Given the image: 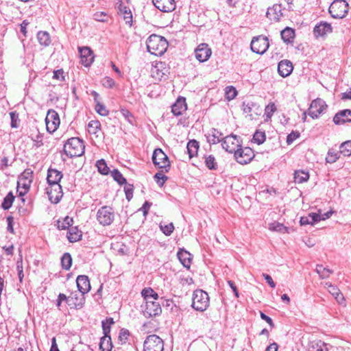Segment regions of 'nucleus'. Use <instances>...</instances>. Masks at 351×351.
Segmentation results:
<instances>
[{
  "label": "nucleus",
  "mask_w": 351,
  "mask_h": 351,
  "mask_svg": "<svg viewBox=\"0 0 351 351\" xmlns=\"http://www.w3.org/2000/svg\"><path fill=\"white\" fill-rule=\"evenodd\" d=\"M85 294L82 293H77V291L72 292L69 297H71L72 299L71 302H69V306L71 308H75V309H81L83 308L85 304Z\"/></svg>",
  "instance_id": "nucleus-18"
},
{
  "label": "nucleus",
  "mask_w": 351,
  "mask_h": 351,
  "mask_svg": "<svg viewBox=\"0 0 351 351\" xmlns=\"http://www.w3.org/2000/svg\"><path fill=\"white\" fill-rule=\"evenodd\" d=\"M341 154L340 151L337 152L334 149H330L326 158V162L328 163H334L339 159Z\"/></svg>",
  "instance_id": "nucleus-43"
},
{
  "label": "nucleus",
  "mask_w": 351,
  "mask_h": 351,
  "mask_svg": "<svg viewBox=\"0 0 351 351\" xmlns=\"http://www.w3.org/2000/svg\"><path fill=\"white\" fill-rule=\"evenodd\" d=\"M209 297L208 293L203 290H195L193 294L192 307L198 311L203 312L209 306Z\"/></svg>",
  "instance_id": "nucleus-3"
},
{
  "label": "nucleus",
  "mask_w": 351,
  "mask_h": 351,
  "mask_svg": "<svg viewBox=\"0 0 351 351\" xmlns=\"http://www.w3.org/2000/svg\"><path fill=\"white\" fill-rule=\"evenodd\" d=\"M164 343L162 339L156 335L147 337L143 344V351H163Z\"/></svg>",
  "instance_id": "nucleus-7"
},
{
  "label": "nucleus",
  "mask_w": 351,
  "mask_h": 351,
  "mask_svg": "<svg viewBox=\"0 0 351 351\" xmlns=\"http://www.w3.org/2000/svg\"><path fill=\"white\" fill-rule=\"evenodd\" d=\"M187 152L190 158L197 155L199 149V143L196 140H190L187 143Z\"/></svg>",
  "instance_id": "nucleus-36"
},
{
  "label": "nucleus",
  "mask_w": 351,
  "mask_h": 351,
  "mask_svg": "<svg viewBox=\"0 0 351 351\" xmlns=\"http://www.w3.org/2000/svg\"><path fill=\"white\" fill-rule=\"evenodd\" d=\"M84 143L77 137H73L66 141L64 145L63 152L69 158L79 157L84 154Z\"/></svg>",
  "instance_id": "nucleus-2"
},
{
  "label": "nucleus",
  "mask_w": 351,
  "mask_h": 351,
  "mask_svg": "<svg viewBox=\"0 0 351 351\" xmlns=\"http://www.w3.org/2000/svg\"><path fill=\"white\" fill-rule=\"evenodd\" d=\"M266 16L270 20L278 22L283 16L281 4H274L271 8L267 9Z\"/></svg>",
  "instance_id": "nucleus-20"
},
{
  "label": "nucleus",
  "mask_w": 351,
  "mask_h": 351,
  "mask_svg": "<svg viewBox=\"0 0 351 351\" xmlns=\"http://www.w3.org/2000/svg\"><path fill=\"white\" fill-rule=\"evenodd\" d=\"M10 116L11 119V127L13 128H16L19 127L18 121L19 119V114L14 111L10 112Z\"/></svg>",
  "instance_id": "nucleus-58"
},
{
  "label": "nucleus",
  "mask_w": 351,
  "mask_h": 351,
  "mask_svg": "<svg viewBox=\"0 0 351 351\" xmlns=\"http://www.w3.org/2000/svg\"><path fill=\"white\" fill-rule=\"evenodd\" d=\"M226 97L228 100H232L234 99L237 95V91L234 86H227L226 88Z\"/></svg>",
  "instance_id": "nucleus-53"
},
{
  "label": "nucleus",
  "mask_w": 351,
  "mask_h": 351,
  "mask_svg": "<svg viewBox=\"0 0 351 351\" xmlns=\"http://www.w3.org/2000/svg\"><path fill=\"white\" fill-rule=\"evenodd\" d=\"M204 163L210 170H217L218 168L216 159L213 155L204 156Z\"/></svg>",
  "instance_id": "nucleus-39"
},
{
  "label": "nucleus",
  "mask_w": 351,
  "mask_h": 351,
  "mask_svg": "<svg viewBox=\"0 0 351 351\" xmlns=\"http://www.w3.org/2000/svg\"><path fill=\"white\" fill-rule=\"evenodd\" d=\"M111 176L113 179L119 184H126V179L123 176L118 169H113L111 171Z\"/></svg>",
  "instance_id": "nucleus-48"
},
{
  "label": "nucleus",
  "mask_w": 351,
  "mask_h": 351,
  "mask_svg": "<svg viewBox=\"0 0 351 351\" xmlns=\"http://www.w3.org/2000/svg\"><path fill=\"white\" fill-rule=\"evenodd\" d=\"M293 69L292 62L288 60H281L278 65V73L283 77L289 76L291 73Z\"/></svg>",
  "instance_id": "nucleus-23"
},
{
  "label": "nucleus",
  "mask_w": 351,
  "mask_h": 351,
  "mask_svg": "<svg viewBox=\"0 0 351 351\" xmlns=\"http://www.w3.org/2000/svg\"><path fill=\"white\" fill-rule=\"evenodd\" d=\"M276 110V108L275 104L274 103H270L265 107V113L267 118H271Z\"/></svg>",
  "instance_id": "nucleus-59"
},
{
  "label": "nucleus",
  "mask_w": 351,
  "mask_h": 351,
  "mask_svg": "<svg viewBox=\"0 0 351 351\" xmlns=\"http://www.w3.org/2000/svg\"><path fill=\"white\" fill-rule=\"evenodd\" d=\"M144 301L158 300V294L151 287L145 288L141 291Z\"/></svg>",
  "instance_id": "nucleus-32"
},
{
  "label": "nucleus",
  "mask_w": 351,
  "mask_h": 351,
  "mask_svg": "<svg viewBox=\"0 0 351 351\" xmlns=\"http://www.w3.org/2000/svg\"><path fill=\"white\" fill-rule=\"evenodd\" d=\"M76 284L80 293L86 294L90 290V280L88 277L86 275L78 276L76 279Z\"/></svg>",
  "instance_id": "nucleus-19"
},
{
  "label": "nucleus",
  "mask_w": 351,
  "mask_h": 351,
  "mask_svg": "<svg viewBox=\"0 0 351 351\" xmlns=\"http://www.w3.org/2000/svg\"><path fill=\"white\" fill-rule=\"evenodd\" d=\"M300 132L298 131H292L287 137V143L291 144L295 139L300 137Z\"/></svg>",
  "instance_id": "nucleus-63"
},
{
  "label": "nucleus",
  "mask_w": 351,
  "mask_h": 351,
  "mask_svg": "<svg viewBox=\"0 0 351 351\" xmlns=\"http://www.w3.org/2000/svg\"><path fill=\"white\" fill-rule=\"evenodd\" d=\"M120 112L122 116L131 124H133L134 117L133 114L126 108H121Z\"/></svg>",
  "instance_id": "nucleus-56"
},
{
  "label": "nucleus",
  "mask_w": 351,
  "mask_h": 351,
  "mask_svg": "<svg viewBox=\"0 0 351 351\" xmlns=\"http://www.w3.org/2000/svg\"><path fill=\"white\" fill-rule=\"evenodd\" d=\"M14 198L15 197L12 192H9L8 195L4 197L3 201L1 204V207L4 210H8L12 206Z\"/></svg>",
  "instance_id": "nucleus-42"
},
{
  "label": "nucleus",
  "mask_w": 351,
  "mask_h": 351,
  "mask_svg": "<svg viewBox=\"0 0 351 351\" xmlns=\"http://www.w3.org/2000/svg\"><path fill=\"white\" fill-rule=\"evenodd\" d=\"M160 229L166 236H169L173 232L174 226L173 223H169V224L166 225L160 224Z\"/></svg>",
  "instance_id": "nucleus-55"
},
{
  "label": "nucleus",
  "mask_w": 351,
  "mask_h": 351,
  "mask_svg": "<svg viewBox=\"0 0 351 351\" xmlns=\"http://www.w3.org/2000/svg\"><path fill=\"white\" fill-rule=\"evenodd\" d=\"M93 19L99 22H108L109 16L105 12H97L93 14Z\"/></svg>",
  "instance_id": "nucleus-54"
},
{
  "label": "nucleus",
  "mask_w": 351,
  "mask_h": 351,
  "mask_svg": "<svg viewBox=\"0 0 351 351\" xmlns=\"http://www.w3.org/2000/svg\"><path fill=\"white\" fill-rule=\"evenodd\" d=\"M325 287L328 288L329 293L335 297L336 300L341 304L344 301V297L340 290L330 282H326Z\"/></svg>",
  "instance_id": "nucleus-29"
},
{
  "label": "nucleus",
  "mask_w": 351,
  "mask_h": 351,
  "mask_svg": "<svg viewBox=\"0 0 351 351\" xmlns=\"http://www.w3.org/2000/svg\"><path fill=\"white\" fill-rule=\"evenodd\" d=\"M96 166L98 171L103 175H108L109 173V167H108L106 161L104 159H100L97 161Z\"/></svg>",
  "instance_id": "nucleus-45"
},
{
  "label": "nucleus",
  "mask_w": 351,
  "mask_h": 351,
  "mask_svg": "<svg viewBox=\"0 0 351 351\" xmlns=\"http://www.w3.org/2000/svg\"><path fill=\"white\" fill-rule=\"evenodd\" d=\"M133 191H134L133 185L128 184L126 183V185L124 187V191L125 193V197L128 201H130L133 197Z\"/></svg>",
  "instance_id": "nucleus-60"
},
{
  "label": "nucleus",
  "mask_w": 351,
  "mask_h": 351,
  "mask_svg": "<svg viewBox=\"0 0 351 351\" xmlns=\"http://www.w3.org/2000/svg\"><path fill=\"white\" fill-rule=\"evenodd\" d=\"M114 218V210L110 206H104L97 210V219L102 226L110 225L113 222Z\"/></svg>",
  "instance_id": "nucleus-6"
},
{
  "label": "nucleus",
  "mask_w": 351,
  "mask_h": 351,
  "mask_svg": "<svg viewBox=\"0 0 351 351\" xmlns=\"http://www.w3.org/2000/svg\"><path fill=\"white\" fill-rule=\"evenodd\" d=\"M82 232L77 226H71L67 233V239L71 243L78 241L82 238Z\"/></svg>",
  "instance_id": "nucleus-31"
},
{
  "label": "nucleus",
  "mask_w": 351,
  "mask_h": 351,
  "mask_svg": "<svg viewBox=\"0 0 351 351\" xmlns=\"http://www.w3.org/2000/svg\"><path fill=\"white\" fill-rule=\"evenodd\" d=\"M154 6L163 12H171L176 9L175 0H152Z\"/></svg>",
  "instance_id": "nucleus-16"
},
{
  "label": "nucleus",
  "mask_w": 351,
  "mask_h": 351,
  "mask_svg": "<svg viewBox=\"0 0 351 351\" xmlns=\"http://www.w3.org/2000/svg\"><path fill=\"white\" fill-rule=\"evenodd\" d=\"M266 139V135L265 132L256 130V132L253 135V140L254 143H256L258 145L263 144Z\"/></svg>",
  "instance_id": "nucleus-50"
},
{
  "label": "nucleus",
  "mask_w": 351,
  "mask_h": 351,
  "mask_svg": "<svg viewBox=\"0 0 351 351\" xmlns=\"http://www.w3.org/2000/svg\"><path fill=\"white\" fill-rule=\"evenodd\" d=\"M269 40L263 35L255 36L250 44L252 51L258 54H263L269 48Z\"/></svg>",
  "instance_id": "nucleus-9"
},
{
  "label": "nucleus",
  "mask_w": 351,
  "mask_h": 351,
  "mask_svg": "<svg viewBox=\"0 0 351 351\" xmlns=\"http://www.w3.org/2000/svg\"><path fill=\"white\" fill-rule=\"evenodd\" d=\"M88 132L93 134H97L98 130H100L101 123L99 121L92 120L88 124Z\"/></svg>",
  "instance_id": "nucleus-49"
},
{
  "label": "nucleus",
  "mask_w": 351,
  "mask_h": 351,
  "mask_svg": "<svg viewBox=\"0 0 351 351\" xmlns=\"http://www.w3.org/2000/svg\"><path fill=\"white\" fill-rule=\"evenodd\" d=\"M308 351H328V349L326 343L319 340L311 341Z\"/></svg>",
  "instance_id": "nucleus-34"
},
{
  "label": "nucleus",
  "mask_w": 351,
  "mask_h": 351,
  "mask_svg": "<svg viewBox=\"0 0 351 351\" xmlns=\"http://www.w3.org/2000/svg\"><path fill=\"white\" fill-rule=\"evenodd\" d=\"M61 264L63 269L69 270L72 265V258L69 253H64L61 258Z\"/></svg>",
  "instance_id": "nucleus-44"
},
{
  "label": "nucleus",
  "mask_w": 351,
  "mask_h": 351,
  "mask_svg": "<svg viewBox=\"0 0 351 351\" xmlns=\"http://www.w3.org/2000/svg\"><path fill=\"white\" fill-rule=\"evenodd\" d=\"M152 161L155 166L160 169H165L168 172L170 167V162L167 154L160 148H156L152 154Z\"/></svg>",
  "instance_id": "nucleus-8"
},
{
  "label": "nucleus",
  "mask_w": 351,
  "mask_h": 351,
  "mask_svg": "<svg viewBox=\"0 0 351 351\" xmlns=\"http://www.w3.org/2000/svg\"><path fill=\"white\" fill-rule=\"evenodd\" d=\"M187 109L184 97H178L171 107V112L175 116H180Z\"/></svg>",
  "instance_id": "nucleus-24"
},
{
  "label": "nucleus",
  "mask_w": 351,
  "mask_h": 351,
  "mask_svg": "<svg viewBox=\"0 0 351 351\" xmlns=\"http://www.w3.org/2000/svg\"><path fill=\"white\" fill-rule=\"evenodd\" d=\"M269 229L271 231H276L280 233H288V228L284 224L274 221L269 224Z\"/></svg>",
  "instance_id": "nucleus-40"
},
{
  "label": "nucleus",
  "mask_w": 351,
  "mask_h": 351,
  "mask_svg": "<svg viewBox=\"0 0 351 351\" xmlns=\"http://www.w3.org/2000/svg\"><path fill=\"white\" fill-rule=\"evenodd\" d=\"M327 105L322 99H316L313 100L308 108V115L313 119L317 118L321 114L326 110Z\"/></svg>",
  "instance_id": "nucleus-12"
},
{
  "label": "nucleus",
  "mask_w": 351,
  "mask_h": 351,
  "mask_svg": "<svg viewBox=\"0 0 351 351\" xmlns=\"http://www.w3.org/2000/svg\"><path fill=\"white\" fill-rule=\"evenodd\" d=\"M321 221V215L315 213H309L308 216H304L300 218V223L302 226L313 225Z\"/></svg>",
  "instance_id": "nucleus-28"
},
{
  "label": "nucleus",
  "mask_w": 351,
  "mask_h": 351,
  "mask_svg": "<svg viewBox=\"0 0 351 351\" xmlns=\"http://www.w3.org/2000/svg\"><path fill=\"white\" fill-rule=\"evenodd\" d=\"M114 323V320L112 317L106 318L105 320L102 321L101 325L104 335H109L110 332V326Z\"/></svg>",
  "instance_id": "nucleus-46"
},
{
  "label": "nucleus",
  "mask_w": 351,
  "mask_h": 351,
  "mask_svg": "<svg viewBox=\"0 0 351 351\" xmlns=\"http://www.w3.org/2000/svg\"><path fill=\"white\" fill-rule=\"evenodd\" d=\"M102 84L106 88H112L115 84V82L112 78L106 77L102 80Z\"/></svg>",
  "instance_id": "nucleus-64"
},
{
  "label": "nucleus",
  "mask_w": 351,
  "mask_h": 351,
  "mask_svg": "<svg viewBox=\"0 0 351 351\" xmlns=\"http://www.w3.org/2000/svg\"><path fill=\"white\" fill-rule=\"evenodd\" d=\"M195 53L196 59L200 62H204L208 60L212 51L208 44L201 43L195 49Z\"/></svg>",
  "instance_id": "nucleus-15"
},
{
  "label": "nucleus",
  "mask_w": 351,
  "mask_h": 351,
  "mask_svg": "<svg viewBox=\"0 0 351 351\" xmlns=\"http://www.w3.org/2000/svg\"><path fill=\"white\" fill-rule=\"evenodd\" d=\"M119 14L123 16V19L126 24L130 26L132 24V14L131 10L123 4L121 0H119V5L118 6Z\"/></svg>",
  "instance_id": "nucleus-27"
},
{
  "label": "nucleus",
  "mask_w": 351,
  "mask_h": 351,
  "mask_svg": "<svg viewBox=\"0 0 351 351\" xmlns=\"http://www.w3.org/2000/svg\"><path fill=\"white\" fill-rule=\"evenodd\" d=\"M81 62L85 66H89L94 60V56L92 50L88 47L79 48Z\"/></svg>",
  "instance_id": "nucleus-17"
},
{
  "label": "nucleus",
  "mask_w": 351,
  "mask_h": 351,
  "mask_svg": "<svg viewBox=\"0 0 351 351\" xmlns=\"http://www.w3.org/2000/svg\"><path fill=\"white\" fill-rule=\"evenodd\" d=\"M332 31V27L330 23L322 21L315 26L313 33L315 36L319 37L324 36Z\"/></svg>",
  "instance_id": "nucleus-22"
},
{
  "label": "nucleus",
  "mask_w": 351,
  "mask_h": 351,
  "mask_svg": "<svg viewBox=\"0 0 351 351\" xmlns=\"http://www.w3.org/2000/svg\"><path fill=\"white\" fill-rule=\"evenodd\" d=\"M316 272L322 279L328 278L332 274V271L327 267H324L322 265H317L316 267Z\"/></svg>",
  "instance_id": "nucleus-41"
},
{
  "label": "nucleus",
  "mask_w": 351,
  "mask_h": 351,
  "mask_svg": "<svg viewBox=\"0 0 351 351\" xmlns=\"http://www.w3.org/2000/svg\"><path fill=\"white\" fill-rule=\"evenodd\" d=\"M46 128L49 133L54 132L60 125V120L56 111L50 109L45 118Z\"/></svg>",
  "instance_id": "nucleus-11"
},
{
  "label": "nucleus",
  "mask_w": 351,
  "mask_h": 351,
  "mask_svg": "<svg viewBox=\"0 0 351 351\" xmlns=\"http://www.w3.org/2000/svg\"><path fill=\"white\" fill-rule=\"evenodd\" d=\"M154 178L157 184L160 187L163 186L165 182L168 180V177L161 172L156 173L154 176Z\"/></svg>",
  "instance_id": "nucleus-52"
},
{
  "label": "nucleus",
  "mask_w": 351,
  "mask_h": 351,
  "mask_svg": "<svg viewBox=\"0 0 351 351\" xmlns=\"http://www.w3.org/2000/svg\"><path fill=\"white\" fill-rule=\"evenodd\" d=\"M234 157L239 163L243 165L250 162L254 157V154L251 148L241 147L235 152Z\"/></svg>",
  "instance_id": "nucleus-13"
},
{
  "label": "nucleus",
  "mask_w": 351,
  "mask_h": 351,
  "mask_svg": "<svg viewBox=\"0 0 351 351\" xmlns=\"http://www.w3.org/2000/svg\"><path fill=\"white\" fill-rule=\"evenodd\" d=\"M280 35L282 39L285 43H292L295 36V29L287 27L283 30L281 31Z\"/></svg>",
  "instance_id": "nucleus-30"
},
{
  "label": "nucleus",
  "mask_w": 351,
  "mask_h": 351,
  "mask_svg": "<svg viewBox=\"0 0 351 351\" xmlns=\"http://www.w3.org/2000/svg\"><path fill=\"white\" fill-rule=\"evenodd\" d=\"M340 152L344 156L351 155V141H347L340 145Z\"/></svg>",
  "instance_id": "nucleus-51"
},
{
  "label": "nucleus",
  "mask_w": 351,
  "mask_h": 351,
  "mask_svg": "<svg viewBox=\"0 0 351 351\" xmlns=\"http://www.w3.org/2000/svg\"><path fill=\"white\" fill-rule=\"evenodd\" d=\"M73 223V218L67 216L64 219V220L62 222L58 221V227L60 230L69 229L72 226Z\"/></svg>",
  "instance_id": "nucleus-47"
},
{
  "label": "nucleus",
  "mask_w": 351,
  "mask_h": 351,
  "mask_svg": "<svg viewBox=\"0 0 351 351\" xmlns=\"http://www.w3.org/2000/svg\"><path fill=\"white\" fill-rule=\"evenodd\" d=\"M349 5L346 0H334L329 7V13L334 19H343L348 12Z\"/></svg>",
  "instance_id": "nucleus-4"
},
{
  "label": "nucleus",
  "mask_w": 351,
  "mask_h": 351,
  "mask_svg": "<svg viewBox=\"0 0 351 351\" xmlns=\"http://www.w3.org/2000/svg\"><path fill=\"white\" fill-rule=\"evenodd\" d=\"M99 348L101 351H111L112 343L110 335H104L100 339Z\"/></svg>",
  "instance_id": "nucleus-35"
},
{
  "label": "nucleus",
  "mask_w": 351,
  "mask_h": 351,
  "mask_svg": "<svg viewBox=\"0 0 351 351\" xmlns=\"http://www.w3.org/2000/svg\"><path fill=\"white\" fill-rule=\"evenodd\" d=\"M32 178H33V171L29 169H25L21 173V175L19 176L21 182H23V180H26V179L27 180H29L32 181Z\"/></svg>",
  "instance_id": "nucleus-61"
},
{
  "label": "nucleus",
  "mask_w": 351,
  "mask_h": 351,
  "mask_svg": "<svg viewBox=\"0 0 351 351\" xmlns=\"http://www.w3.org/2000/svg\"><path fill=\"white\" fill-rule=\"evenodd\" d=\"M37 38L41 45L47 47L51 43L50 35L47 32L40 31L37 34Z\"/></svg>",
  "instance_id": "nucleus-38"
},
{
  "label": "nucleus",
  "mask_w": 351,
  "mask_h": 351,
  "mask_svg": "<svg viewBox=\"0 0 351 351\" xmlns=\"http://www.w3.org/2000/svg\"><path fill=\"white\" fill-rule=\"evenodd\" d=\"M147 51L153 55L161 56L167 51V40L161 36L152 34L146 42Z\"/></svg>",
  "instance_id": "nucleus-1"
},
{
  "label": "nucleus",
  "mask_w": 351,
  "mask_h": 351,
  "mask_svg": "<svg viewBox=\"0 0 351 351\" xmlns=\"http://www.w3.org/2000/svg\"><path fill=\"white\" fill-rule=\"evenodd\" d=\"M177 256L182 265L184 267L189 269L191 267L192 260L191 254H190L188 251L184 249H180L178 252Z\"/></svg>",
  "instance_id": "nucleus-26"
},
{
  "label": "nucleus",
  "mask_w": 351,
  "mask_h": 351,
  "mask_svg": "<svg viewBox=\"0 0 351 351\" xmlns=\"http://www.w3.org/2000/svg\"><path fill=\"white\" fill-rule=\"evenodd\" d=\"M62 173L56 169L49 168L47 171V180L49 185L59 184L62 178Z\"/></svg>",
  "instance_id": "nucleus-25"
},
{
  "label": "nucleus",
  "mask_w": 351,
  "mask_h": 351,
  "mask_svg": "<svg viewBox=\"0 0 351 351\" xmlns=\"http://www.w3.org/2000/svg\"><path fill=\"white\" fill-rule=\"evenodd\" d=\"M221 145L229 153H234L241 147L240 138L237 135L231 134L223 138Z\"/></svg>",
  "instance_id": "nucleus-10"
},
{
  "label": "nucleus",
  "mask_w": 351,
  "mask_h": 351,
  "mask_svg": "<svg viewBox=\"0 0 351 351\" xmlns=\"http://www.w3.org/2000/svg\"><path fill=\"white\" fill-rule=\"evenodd\" d=\"M141 311L147 317H156L162 313V308L159 302L156 300L145 301L141 306Z\"/></svg>",
  "instance_id": "nucleus-5"
},
{
  "label": "nucleus",
  "mask_w": 351,
  "mask_h": 351,
  "mask_svg": "<svg viewBox=\"0 0 351 351\" xmlns=\"http://www.w3.org/2000/svg\"><path fill=\"white\" fill-rule=\"evenodd\" d=\"M309 179V174L308 171L303 170H297L294 173V180L297 183H303Z\"/></svg>",
  "instance_id": "nucleus-37"
},
{
  "label": "nucleus",
  "mask_w": 351,
  "mask_h": 351,
  "mask_svg": "<svg viewBox=\"0 0 351 351\" xmlns=\"http://www.w3.org/2000/svg\"><path fill=\"white\" fill-rule=\"evenodd\" d=\"M333 122L336 125L351 122V110L346 109L339 111L333 117Z\"/></svg>",
  "instance_id": "nucleus-21"
},
{
  "label": "nucleus",
  "mask_w": 351,
  "mask_h": 351,
  "mask_svg": "<svg viewBox=\"0 0 351 351\" xmlns=\"http://www.w3.org/2000/svg\"><path fill=\"white\" fill-rule=\"evenodd\" d=\"M95 110L101 116H106L108 114V110L106 109L104 105L99 102L95 106Z\"/></svg>",
  "instance_id": "nucleus-62"
},
{
  "label": "nucleus",
  "mask_w": 351,
  "mask_h": 351,
  "mask_svg": "<svg viewBox=\"0 0 351 351\" xmlns=\"http://www.w3.org/2000/svg\"><path fill=\"white\" fill-rule=\"evenodd\" d=\"M256 106V104L254 102H247L246 103L245 101H244V102H243V104H242L243 112L249 114L250 116H252V114L250 113L252 111V109Z\"/></svg>",
  "instance_id": "nucleus-57"
},
{
  "label": "nucleus",
  "mask_w": 351,
  "mask_h": 351,
  "mask_svg": "<svg viewBox=\"0 0 351 351\" xmlns=\"http://www.w3.org/2000/svg\"><path fill=\"white\" fill-rule=\"evenodd\" d=\"M49 186L50 187L47 189L49 199L51 203L57 204L60 201L63 195L62 186L60 184H53Z\"/></svg>",
  "instance_id": "nucleus-14"
},
{
  "label": "nucleus",
  "mask_w": 351,
  "mask_h": 351,
  "mask_svg": "<svg viewBox=\"0 0 351 351\" xmlns=\"http://www.w3.org/2000/svg\"><path fill=\"white\" fill-rule=\"evenodd\" d=\"M222 136L223 134L220 131L213 128L210 133L207 135L208 142L213 145L217 144L221 141Z\"/></svg>",
  "instance_id": "nucleus-33"
}]
</instances>
